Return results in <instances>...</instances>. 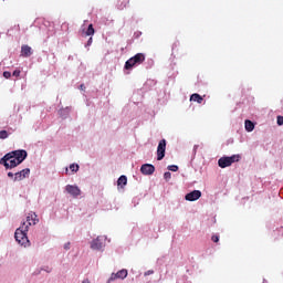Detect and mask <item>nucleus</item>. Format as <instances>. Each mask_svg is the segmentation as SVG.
I'll use <instances>...</instances> for the list:
<instances>
[{
    "label": "nucleus",
    "mask_w": 283,
    "mask_h": 283,
    "mask_svg": "<svg viewBox=\"0 0 283 283\" xmlns=\"http://www.w3.org/2000/svg\"><path fill=\"white\" fill-rule=\"evenodd\" d=\"M127 277V270H120L117 273H113L108 279L109 282H114V280H125Z\"/></svg>",
    "instance_id": "nucleus-12"
},
{
    "label": "nucleus",
    "mask_w": 283,
    "mask_h": 283,
    "mask_svg": "<svg viewBox=\"0 0 283 283\" xmlns=\"http://www.w3.org/2000/svg\"><path fill=\"white\" fill-rule=\"evenodd\" d=\"M39 217L35 212H30L27 216V221L22 223L20 228L15 230L14 238L18 244L21 247H28L30 243V240H28V231L30 230V227L38 224Z\"/></svg>",
    "instance_id": "nucleus-1"
},
{
    "label": "nucleus",
    "mask_w": 283,
    "mask_h": 283,
    "mask_svg": "<svg viewBox=\"0 0 283 283\" xmlns=\"http://www.w3.org/2000/svg\"><path fill=\"white\" fill-rule=\"evenodd\" d=\"M164 178H165V180H171V172H165L164 174Z\"/></svg>",
    "instance_id": "nucleus-22"
},
{
    "label": "nucleus",
    "mask_w": 283,
    "mask_h": 283,
    "mask_svg": "<svg viewBox=\"0 0 283 283\" xmlns=\"http://www.w3.org/2000/svg\"><path fill=\"white\" fill-rule=\"evenodd\" d=\"M25 178H30V168L22 169L14 174V182H20L21 180H25Z\"/></svg>",
    "instance_id": "nucleus-7"
},
{
    "label": "nucleus",
    "mask_w": 283,
    "mask_h": 283,
    "mask_svg": "<svg viewBox=\"0 0 283 283\" xmlns=\"http://www.w3.org/2000/svg\"><path fill=\"white\" fill-rule=\"evenodd\" d=\"M240 160V155H232L230 157H221L218 160L219 167L221 169H226V167H231L233 163H238Z\"/></svg>",
    "instance_id": "nucleus-4"
},
{
    "label": "nucleus",
    "mask_w": 283,
    "mask_h": 283,
    "mask_svg": "<svg viewBox=\"0 0 283 283\" xmlns=\"http://www.w3.org/2000/svg\"><path fill=\"white\" fill-rule=\"evenodd\" d=\"M145 63V54L144 53H137L133 57L126 61L125 63V70H133V67H136V65H143Z\"/></svg>",
    "instance_id": "nucleus-2"
},
{
    "label": "nucleus",
    "mask_w": 283,
    "mask_h": 283,
    "mask_svg": "<svg viewBox=\"0 0 283 283\" xmlns=\"http://www.w3.org/2000/svg\"><path fill=\"white\" fill-rule=\"evenodd\" d=\"M3 76L4 78H10V76H12V73H10V71H4Z\"/></svg>",
    "instance_id": "nucleus-23"
},
{
    "label": "nucleus",
    "mask_w": 283,
    "mask_h": 283,
    "mask_svg": "<svg viewBox=\"0 0 283 283\" xmlns=\"http://www.w3.org/2000/svg\"><path fill=\"white\" fill-rule=\"evenodd\" d=\"M70 169L73 174H76V171H78L80 167L78 164H72L70 165Z\"/></svg>",
    "instance_id": "nucleus-18"
},
{
    "label": "nucleus",
    "mask_w": 283,
    "mask_h": 283,
    "mask_svg": "<svg viewBox=\"0 0 283 283\" xmlns=\"http://www.w3.org/2000/svg\"><path fill=\"white\" fill-rule=\"evenodd\" d=\"M32 54V48L30 45H22L21 48V56H24L25 59H29V56Z\"/></svg>",
    "instance_id": "nucleus-13"
},
{
    "label": "nucleus",
    "mask_w": 283,
    "mask_h": 283,
    "mask_svg": "<svg viewBox=\"0 0 283 283\" xmlns=\"http://www.w3.org/2000/svg\"><path fill=\"white\" fill-rule=\"evenodd\" d=\"M276 123L279 126H282L283 125V116H277Z\"/></svg>",
    "instance_id": "nucleus-20"
},
{
    "label": "nucleus",
    "mask_w": 283,
    "mask_h": 283,
    "mask_svg": "<svg viewBox=\"0 0 283 283\" xmlns=\"http://www.w3.org/2000/svg\"><path fill=\"white\" fill-rule=\"evenodd\" d=\"M202 196V192L200 190H193L186 195L185 199L188 200V202H196V200H200Z\"/></svg>",
    "instance_id": "nucleus-9"
},
{
    "label": "nucleus",
    "mask_w": 283,
    "mask_h": 283,
    "mask_svg": "<svg viewBox=\"0 0 283 283\" xmlns=\"http://www.w3.org/2000/svg\"><path fill=\"white\" fill-rule=\"evenodd\" d=\"M140 171L144 176H151L156 171V167L151 164H144L140 167Z\"/></svg>",
    "instance_id": "nucleus-11"
},
{
    "label": "nucleus",
    "mask_w": 283,
    "mask_h": 283,
    "mask_svg": "<svg viewBox=\"0 0 283 283\" xmlns=\"http://www.w3.org/2000/svg\"><path fill=\"white\" fill-rule=\"evenodd\" d=\"M168 169L169 171H178V166L171 165V166H168Z\"/></svg>",
    "instance_id": "nucleus-21"
},
{
    "label": "nucleus",
    "mask_w": 283,
    "mask_h": 283,
    "mask_svg": "<svg viewBox=\"0 0 283 283\" xmlns=\"http://www.w3.org/2000/svg\"><path fill=\"white\" fill-rule=\"evenodd\" d=\"M13 76H15L17 78H19V76H21V71H20V70L13 71Z\"/></svg>",
    "instance_id": "nucleus-24"
},
{
    "label": "nucleus",
    "mask_w": 283,
    "mask_h": 283,
    "mask_svg": "<svg viewBox=\"0 0 283 283\" xmlns=\"http://www.w3.org/2000/svg\"><path fill=\"white\" fill-rule=\"evenodd\" d=\"M103 247H105V239L103 237H97L91 242V249H93V251H101Z\"/></svg>",
    "instance_id": "nucleus-8"
},
{
    "label": "nucleus",
    "mask_w": 283,
    "mask_h": 283,
    "mask_svg": "<svg viewBox=\"0 0 283 283\" xmlns=\"http://www.w3.org/2000/svg\"><path fill=\"white\" fill-rule=\"evenodd\" d=\"M69 169L66 168V174H67Z\"/></svg>",
    "instance_id": "nucleus-31"
},
{
    "label": "nucleus",
    "mask_w": 283,
    "mask_h": 283,
    "mask_svg": "<svg viewBox=\"0 0 283 283\" xmlns=\"http://www.w3.org/2000/svg\"><path fill=\"white\" fill-rule=\"evenodd\" d=\"M65 191L70 193V196H72L73 198H78V196L81 195V188H78V186L67 185L65 187Z\"/></svg>",
    "instance_id": "nucleus-10"
},
{
    "label": "nucleus",
    "mask_w": 283,
    "mask_h": 283,
    "mask_svg": "<svg viewBox=\"0 0 283 283\" xmlns=\"http://www.w3.org/2000/svg\"><path fill=\"white\" fill-rule=\"evenodd\" d=\"M94 32H95L94 25L90 24L87 30H86V32H85V34H86V36H94Z\"/></svg>",
    "instance_id": "nucleus-17"
},
{
    "label": "nucleus",
    "mask_w": 283,
    "mask_h": 283,
    "mask_svg": "<svg viewBox=\"0 0 283 283\" xmlns=\"http://www.w3.org/2000/svg\"><path fill=\"white\" fill-rule=\"evenodd\" d=\"M0 165H3L6 169H14V167H19V163L12 157V154L8 153L0 159Z\"/></svg>",
    "instance_id": "nucleus-3"
},
{
    "label": "nucleus",
    "mask_w": 283,
    "mask_h": 283,
    "mask_svg": "<svg viewBox=\"0 0 283 283\" xmlns=\"http://www.w3.org/2000/svg\"><path fill=\"white\" fill-rule=\"evenodd\" d=\"M65 249H70V247H69V245H65Z\"/></svg>",
    "instance_id": "nucleus-30"
},
{
    "label": "nucleus",
    "mask_w": 283,
    "mask_h": 283,
    "mask_svg": "<svg viewBox=\"0 0 283 283\" xmlns=\"http://www.w3.org/2000/svg\"><path fill=\"white\" fill-rule=\"evenodd\" d=\"M190 101H193L195 103H199V105H200V104H202V101H205V98H202V97L200 96V94L195 93V94H192V95L190 96Z\"/></svg>",
    "instance_id": "nucleus-14"
},
{
    "label": "nucleus",
    "mask_w": 283,
    "mask_h": 283,
    "mask_svg": "<svg viewBox=\"0 0 283 283\" xmlns=\"http://www.w3.org/2000/svg\"><path fill=\"white\" fill-rule=\"evenodd\" d=\"M82 283H90V280L86 279Z\"/></svg>",
    "instance_id": "nucleus-29"
},
{
    "label": "nucleus",
    "mask_w": 283,
    "mask_h": 283,
    "mask_svg": "<svg viewBox=\"0 0 283 283\" xmlns=\"http://www.w3.org/2000/svg\"><path fill=\"white\" fill-rule=\"evenodd\" d=\"M80 90L84 91V90H85V84H82V85L80 86Z\"/></svg>",
    "instance_id": "nucleus-28"
},
{
    "label": "nucleus",
    "mask_w": 283,
    "mask_h": 283,
    "mask_svg": "<svg viewBox=\"0 0 283 283\" xmlns=\"http://www.w3.org/2000/svg\"><path fill=\"white\" fill-rule=\"evenodd\" d=\"M211 240H212V242H220V237L212 235Z\"/></svg>",
    "instance_id": "nucleus-25"
},
{
    "label": "nucleus",
    "mask_w": 283,
    "mask_h": 283,
    "mask_svg": "<svg viewBox=\"0 0 283 283\" xmlns=\"http://www.w3.org/2000/svg\"><path fill=\"white\" fill-rule=\"evenodd\" d=\"M0 138L6 140V138H8V130H0Z\"/></svg>",
    "instance_id": "nucleus-19"
},
{
    "label": "nucleus",
    "mask_w": 283,
    "mask_h": 283,
    "mask_svg": "<svg viewBox=\"0 0 283 283\" xmlns=\"http://www.w3.org/2000/svg\"><path fill=\"white\" fill-rule=\"evenodd\" d=\"M9 154H11V156L17 160V163H19L21 165V163H23V160H25L28 158V151L20 149V150H13L10 151Z\"/></svg>",
    "instance_id": "nucleus-5"
},
{
    "label": "nucleus",
    "mask_w": 283,
    "mask_h": 283,
    "mask_svg": "<svg viewBox=\"0 0 283 283\" xmlns=\"http://www.w3.org/2000/svg\"><path fill=\"white\" fill-rule=\"evenodd\" d=\"M118 187H125L127 185V176L122 175L117 180Z\"/></svg>",
    "instance_id": "nucleus-15"
},
{
    "label": "nucleus",
    "mask_w": 283,
    "mask_h": 283,
    "mask_svg": "<svg viewBox=\"0 0 283 283\" xmlns=\"http://www.w3.org/2000/svg\"><path fill=\"white\" fill-rule=\"evenodd\" d=\"M8 178H14V174L8 172Z\"/></svg>",
    "instance_id": "nucleus-26"
},
{
    "label": "nucleus",
    "mask_w": 283,
    "mask_h": 283,
    "mask_svg": "<svg viewBox=\"0 0 283 283\" xmlns=\"http://www.w3.org/2000/svg\"><path fill=\"white\" fill-rule=\"evenodd\" d=\"M165 151H167V140L161 139L157 147V160L165 158Z\"/></svg>",
    "instance_id": "nucleus-6"
},
{
    "label": "nucleus",
    "mask_w": 283,
    "mask_h": 283,
    "mask_svg": "<svg viewBox=\"0 0 283 283\" xmlns=\"http://www.w3.org/2000/svg\"><path fill=\"white\" fill-rule=\"evenodd\" d=\"M87 45H92V38L88 39Z\"/></svg>",
    "instance_id": "nucleus-27"
},
{
    "label": "nucleus",
    "mask_w": 283,
    "mask_h": 283,
    "mask_svg": "<svg viewBox=\"0 0 283 283\" xmlns=\"http://www.w3.org/2000/svg\"><path fill=\"white\" fill-rule=\"evenodd\" d=\"M253 129H255V124H253V122L247 119L245 120V130L253 132Z\"/></svg>",
    "instance_id": "nucleus-16"
}]
</instances>
